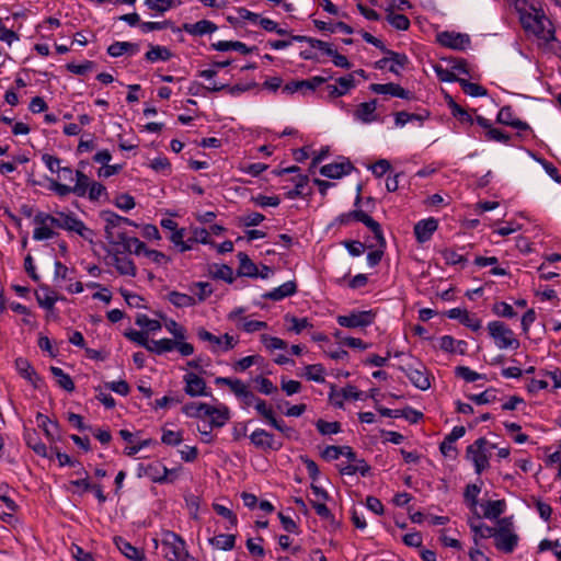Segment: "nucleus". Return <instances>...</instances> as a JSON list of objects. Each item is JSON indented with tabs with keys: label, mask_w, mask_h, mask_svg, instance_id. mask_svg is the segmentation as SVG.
I'll return each instance as SVG.
<instances>
[{
	"label": "nucleus",
	"mask_w": 561,
	"mask_h": 561,
	"mask_svg": "<svg viewBox=\"0 0 561 561\" xmlns=\"http://www.w3.org/2000/svg\"><path fill=\"white\" fill-rule=\"evenodd\" d=\"M515 9L520 15V22L526 31L533 32L537 37L546 42L556 39V32L550 20L539 3L528 0H516Z\"/></svg>",
	"instance_id": "obj_1"
},
{
	"label": "nucleus",
	"mask_w": 561,
	"mask_h": 561,
	"mask_svg": "<svg viewBox=\"0 0 561 561\" xmlns=\"http://www.w3.org/2000/svg\"><path fill=\"white\" fill-rule=\"evenodd\" d=\"M494 546L504 553H512L517 543L518 536L513 531V523L510 517L500 518L495 529Z\"/></svg>",
	"instance_id": "obj_2"
},
{
	"label": "nucleus",
	"mask_w": 561,
	"mask_h": 561,
	"mask_svg": "<svg viewBox=\"0 0 561 561\" xmlns=\"http://www.w3.org/2000/svg\"><path fill=\"white\" fill-rule=\"evenodd\" d=\"M101 218L105 221V234L106 240L111 244L119 245L121 240L118 237L119 232H126L125 226H134L137 227V224H135L133 220L119 216L114 211L111 210H103L101 213Z\"/></svg>",
	"instance_id": "obj_3"
},
{
	"label": "nucleus",
	"mask_w": 561,
	"mask_h": 561,
	"mask_svg": "<svg viewBox=\"0 0 561 561\" xmlns=\"http://www.w3.org/2000/svg\"><path fill=\"white\" fill-rule=\"evenodd\" d=\"M495 446L490 444L485 437L478 438L473 444L469 445L466 449V458L473 462L474 470L481 474L489 468L490 448Z\"/></svg>",
	"instance_id": "obj_4"
},
{
	"label": "nucleus",
	"mask_w": 561,
	"mask_h": 561,
	"mask_svg": "<svg viewBox=\"0 0 561 561\" xmlns=\"http://www.w3.org/2000/svg\"><path fill=\"white\" fill-rule=\"evenodd\" d=\"M164 557L169 561H187L190 557L185 549V541L175 533L167 531L162 538Z\"/></svg>",
	"instance_id": "obj_5"
},
{
	"label": "nucleus",
	"mask_w": 561,
	"mask_h": 561,
	"mask_svg": "<svg viewBox=\"0 0 561 561\" xmlns=\"http://www.w3.org/2000/svg\"><path fill=\"white\" fill-rule=\"evenodd\" d=\"M490 336L499 348H518L519 341L514 332L502 321H492L488 324Z\"/></svg>",
	"instance_id": "obj_6"
},
{
	"label": "nucleus",
	"mask_w": 561,
	"mask_h": 561,
	"mask_svg": "<svg viewBox=\"0 0 561 561\" xmlns=\"http://www.w3.org/2000/svg\"><path fill=\"white\" fill-rule=\"evenodd\" d=\"M51 226L70 232H76L85 240L90 239L92 236V231L87 228L84 222L78 219L73 213H57V216H54V222Z\"/></svg>",
	"instance_id": "obj_7"
},
{
	"label": "nucleus",
	"mask_w": 561,
	"mask_h": 561,
	"mask_svg": "<svg viewBox=\"0 0 561 561\" xmlns=\"http://www.w3.org/2000/svg\"><path fill=\"white\" fill-rule=\"evenodd\" d=\"M376 316L374 310L352 311L350 314L337 316L336 321L348 329L366 328L375 321Z\"/></svg>",
	"instance_id": "obj_8"
},
{
	"label": "nucleus",
	"mask_w": 561,
	"mask_h": 561,
	"mask_svg": "<svg viewBox=\"0 0 561 561\" xmlns=\"http://www.w3.org/2000/svg\"><path fill=\"white\" fill-rule=\"evenodd\" d=\"M399 369L405 374L412 385L417 389L427 390L431 387L430 373L422 363H417L416 365L408 364L400 366Z\"/></svg>",
	"instance_id": "obj_9"
},
{
	"label": "nucleus",
	"mask_w": 561,
	"mask_h": 561,
	"mask_svg": "<svg viewBox=\"0 0 561 561\" xmlns=\"http://www.w3.org/2000/svg\"><path fill=\"white\" fill-rule=\"evenodd\" d=\"M197 336L201 341L209 342L211 346V351L214 353L218 352V350H221L224 352H228L232 350L237 344L238 340H236L233 336L229 335L228 333H225L222 337L216 336L209 331H207L205 328H198L197 329Z\"/></svg>",
	"instance_id": "obj_10"
},
{
	"label": "nucleus",
	"mask_w": 561,
	"mask_h": 561,
	"mask_svg": "<svg viewBox=\"0 0 561 561\" xmlns=\"http://www.w3.org/2000/svg\"><path fill=\"white\" fill-rule=\"evenodd\" d=\"M436 38L442 46L455 50H465L471 43L468 34L449 31L438 33Z\"/></svg>",
	"instance_id": "obj_11"
},
{
	"label": "nucleus",
	"mask_w": 561,
	"mask_h": 561,
	"mask_svg": "<svg viewBox=\"0 0 561 561\" xmlns=\"http://www.w3.org/2000/svg\"><path fill=\"white\" fill-rule=\"evenodd\" d=\"M145 474L156 483H172L176 478V470L168 469L161 462L156 461L145 468Z\"/></svg>",
	"instance_id": "obj_12"
},
{
	"label": "nucleus",
	"mask_w": 561,
	"mask_h": 561,
	"mask_svg": "<svg viewBox=\"0 0 561 561\" xmlns=\"http://www.w3.org/2000/svg\"><path fill=\"white\" fill-rule=\"evenodd\" d=\"M353 220L363 222L374 234V239L378 241L380 247H386L387 242L379 222L362 209L352 210Z\"/></svg>",
	"instance_id": "obj_13"
},
{
	"label": "nucleus",
	"mask_w": 561,
	"mask_h": 561,
	"mask_svg": "<svg viewBox=\"0 0 561 561\" xmlns=\"http://www.w3.org/2000/svg\"><path fill=\"white\" fill-rule=\"evenodd\" d=\"M185 383L184 391L187 396L195 398L202 396H210L207 391L206 381L194 373H187L183 377Z\"/></svg>",
	"instance_id": "obj_14"
},
{
	"label": "nucleus",
	"mask_w": 561,
	"mask_h": 561,
	"mask_svg": "<svg viewBox=\"0 0 561 561\" xmlns=\"http://www.w3.org/2000/svg\"><path fill=\"white\" fill-rule=\"evenodd\" d=\"M251 443L262 450H279L283 447L282 443H276L274 435L263 428H257L249 436Z\"/></svg>",
	"instance_id": "obj_15"
},
{
	"label": "nucleus",
	"mask_w": 561,
	"mask_h": 561,
	"mask_svg": "<svg viewBox=\"0 0 561 561\" xmlns=\"http://www.w3.org/2000/svg\"><path fill=\"white\" fill-rule=\"evenodd\" d=\"M107 253L111 260L108 264L113 265L121 275L131 277L136 276L137 268L130 259H128L127 256H121L122 252L118 250L114 252L110 250L107 251Z\"/></svg>",
	"instance_id": "obj_16"
},
{
	"label": "nucleus",
	"mask_w": 561,
	"mask_h": 561,
	"mask_svg": "<svg viewBox=\"0 0 561 561\" xmlns=\"http://www.w3.org/2000/svg\"><path fill=\"white\" fill-rule=\"evenodd\" d=\"M369 89L374 93H377V94H390L392 96H397V98H401V99H405V100H411L414 98L412 92L403 89L400 84L393 83V82L385 83V84L373 83V84H370Z\"/></svg>",
	"instance_id": "obj_17"
},
{
	"label": "nucleus",
	"mask_w": 561,
	"mask_h": 561,
	"mask_svg": "<svg viewBox=\"0 0 561 561\" xmlns=\"http://www.w3.org/2000/svg\"><path fill=\"white\" fill-rule=\"evenodd\" d=\"M336 83L327 85L328 95L332 99L343 96L356 87L353 73L339 78Z\"/></svg>",
	"instance_id": "obj_18"
},
{
	"label": "nucleus",
	"mask_w": 561,
	"mask_h": 561,
	"mask_svg": "<svg viewBox=\"0 0 561 561\" xmlns=\"http://www.w3.org/2000/svg\"><path fill=\"white\" fill-rule=\"evenodd\" d=\"M438 228V221L431 217L420 220L414 226V236L420 243L427 242Z\"/></svg>",
	"instance_id": "obj_19"
},
{
	"label": "nucleus",
	"mask_w": 561,
	"mask_h": 561,
	"mask_svg": "<svg viewBox=\"0 0 561 561\" xmlns=\"http://www.w3.org/2000/svg\"><path fill=\"white\" fill-rule=\"evenodd\" d=\"M496 122L518 130H530V126L526 122L514 117L513 108L511 105H505L499 111Z\"/></svg>",
	"instance_id": "obj_20"
},
{
	"label": "nucleus",
	"mask_w": 561,
	"mask_h": 561,
	"mask_svg": "<svg viewBox=\"0 0 561 561\" xmlns=\"http://www.w3.org/2000/svg\"><path fill=\"white\" fill-rule=\"evenodd\" d=\"M446 316L449 319L459 320L461 324L466 325L467 328L471 329L474 332L481 329V320L478 319L477 317L470 316L469 312L465 309L453 308L447 311Z\"/></svg>",
	"instance_id": "obj_21"
},
{
	"label": "nucleus",
	"mask_w": 561,
	"mask_h": 561,
	"mask_svg": "<svg viewBox=\"0 0 561 561\" xmlns=\"http://www.w3.org/2000/svg\"><path fill=\"white\" fill-rule=\"evenodd\" d=\"M354 169L350 161L329 163L320 168V174L330 179H340Z\"/></svg>",
	"instance_id": "obj_22"
},
{
	"label": "nucleus",
	"mask_w": 561,
	"mask_h": 561,
	"mask_svg": "<svg viewBox=\"0 0 561 561\" xmlns=\"http://www.w3.org/2000/svg\"><path fill=\"white\" fill-rule=\"evenodd\" d=\"M362 392L355 386L348 385L340 391L333 389L330 393V400L334 407L342 408L344 400H358Z\"/></svg>",
	"instance_id": "obj_23"
},
{
	"label": "nucleus",
	"mask_w": 561,
	"mask_h": 561,
	"mask_svg": "<svg viewBox=\"0 0 561 561\" xmlns=\"http://www.w3.org/2000/svg\"><path fill=\"white\" fill-rule=\"evenodd\" d=\"M297 293V284L294 280L284 283L277 288L263 294V298L273 301H279L286 297H290Z\"/></svg>",
	"instance_id": "obj_24"
},
{
	"label": "nucleus",
	"mask_w": 561,
	"mask_h": 561,
	"mask_svg": "<svg viewBox=\"0 0 561 561\" xmlns=\"http://www.w3.org/2000/svg\"><path fill=\"white\" fill-rule=\"evenodd\" d=\"M15 368L24 379L30 381L35 388L38 387V383L42 381V378L37 375L33 366L26 358H16Z\"/></svg>",
	"instance_id": "obj_25"
},
{
	"label": "nucleus",
	"mask_w": 561,
	"mask_h": 561,
	"mask_svg": "<svg viewBox=\"0 0 561 561\" xmlns=\"http://www.w3.org/2000/svg\"><path fill=\"white\" fill-rule=\"evenodd\" d=\"M121 244L123 247L122 252L135 253L137 255L144 253L146 255L147 247L136 237H128L126 232L118 233Z\"/></svg>",
	"instance_id": "obj_26"
},
{
	"label": "nucleus",
	"mask_w": 561,
	"mask_h": 561,
	"mask_svg": "<svg viewBox=\"0 0 561 561\" xmlns=\"http://www.w3.org/2000/svg\"><path fill=\"white\" fill-rule=\"evenodd\" d=\"M377 107V100H371L369 102L360 103L354 113L356 119L368 124L377 121V116L375 114Z\"/></svg>",
	"instance_id": "obj_27"
},
{
	"label": "nucleus",
	"mask_w": 561,
	"mask_h": 561,
	"mask_svg": "<svg viewBox=\"0 0 561 561\" xmlns=\"http://www.w3.org/2000/svg\"><path fill=\"white\" fill-rule=\"evenodd\" d=\"M209 412L207 417L210 419V428L222 427L230 419V410L225 404H220L219 407L210 405Z\"/></svg>",
	"instance_id": "obj_28"
},
{
	"label": "nucleus",
	"mask_w": 561,
	"mask_h": 561,
	"mask_svg": "<svg viewBox=\"0 0 561 561\" xmlns=\"http://www.w3.org/2000/svg\"><path fill=\"white\" fill-rule=\"evenodd\" d=\"M183 31L193 35V36H202L205 34H210L217 30V25L208 20H201L196 23H184L182 26Z\"/></svg>",
	"instance_id": "obj_29"
},
{
	"label": "nucleus",
	"mask_w": 561,
	"mask_h": 561,
	"mask_svg": "<svg viewBox=\"0 0 561 561\" xmlns=\"http://www.w3.org/2000/svg\"><path fill=\"white\" fill-rule=\"evenodd\" d=\"M116 547L118 550L129 560L133 561H145V553L138 548L134 547L130 542L125 540L122 537H116L114 539Z\"/></svg>",
	"instance_id": "obj_30"
},
{
	"label": "nucleus",
	"mask_w": 561,
	"mask_h": 561,
	"mask_svg": "<svg viewBox=\"0 0 561 561\" xmlns=\"http://www.w3.org/2000/svg\"><path fill=\"white\" fill-rule=\"evenodd\" d=\"M466 433L463 426H455L453 431L444 438L439 445V450L444 456H450L451 451H456L455 442L461 438Z\"/></svg>",
	"instance_id": "obj_31"
},
{
	"label": "nucleus",
	"mask_w": 561,
	"mask_h": 561,
	"mask_svg": "<svg viewBox=\"0 0 561 561\" xmlns=\"http://www.w3.org/2000/svg\"><path fill=\"white\" fill-rule=\"evenodd\" d=\"M237 256L239 259L238 276L259 277V268L247 253L239 252Z\"/></svg>",
	"instance_id": "obj_32"
},
{
	"label": "nucleus",
	"mask_w": 561,
	"mask_h": 561,
	"mask_svg": "<svg viewBox=\"0 0 561 561\" xmlns=\"http://www.w3.org/2000/svg\"><path fill=\"white\" fill-rule=\"evenodd\" d=\"M35 297L42 308L54 310L57 296L48 286L41 285L39 291H35Z\"/></svg>",
	"instance_id": "obj_33"
},
{
	"label": "nucleus",
	"mask_w": 561,
	"mask_h": 561,
	"mask_svg": "<svg viewBox=\"0 0 561 561\" xmlns=\"http://www.w3.org/2000/svg\"><path fill=\"white\" fill-rule=\"evenodd\" d=\"M140 49L139 44L129 42H115L107 47V54L112 57H119L124 54L134 55Z\"/></svg>",
	"instance_id": "obj_34"
},
{
	"label": "nucleus",
	"mask_w": 561,
	"mask_h": 561,
	"mask_svg": "<svg viewBox=\"0 0 561 561\" xmlns=\"http://www.w3.org/2000/svg\"><path fill=\"white\" fill-rule=\"evenodd\" d=\"M211 48L218 51H228L233 49L240 51L243 55H248L256 49V47H248L244 43L238 41H219L217 43H213Z\"/></svg>",
	"instance_id": "obj_35"
},
{
	"label": "nucleus",
	"mask_w": 561,
	"mask_h": 561,
	"mask_svg": "<svg viewBox=\"0 0 561 561\" xmlns=\"http://www.w3.org/2000/svg\"><path fill=\"white\" fill-rule=\"evenodd\" d=\"M209 410L210 405L204 402H188L182 407V412L194 419H206Z\"/></svg>",
	"instance_id": "obj_36"
},
{
	"label": "nucleus",
	"mask_w": 561,
	"mask_h": 561,
	"mask_svg": "<svg viewBox=\"0 0 561 561\" xmlns=\"http://www.w3.org/2000/svg\"><path fill=\"white\" fill-rule=\"evenodd\" d=\"M172 57L171 50L165 46L149 45V50L146 53L145 58L149 62L158 60L167 61Z\"/></svg>",
	"instance_id": "obj_37"
},
{
	"label": "nucleus",
	"mask_w": 561,
	"mask_h": 561,
	"mask_svg": "<svg viewBox=\"0 0 561 561\" xmlns=\"http://www.w3.org/2000/svg\"><path fill=\"white\" fill-rule=\"evenodd\" d=\"M446 103L451 111V114L461 123H469L470 125L473 124L472 116L459 104L456 103V101L449 95H445Z\"/></svg>",
	"instance_id": "obj_38"
},
{
	"label": "nucleus",
	"mask_w": 561,
	"mask_h": 561,
	"mask_svg": "<svg viewBox=\"0 0 561 561\" xmlns=\"http://www.w3.org/2000/svg\"><path fill=\"white\" fill-rule=\"evenodd\" d=\"M168 300L176 308L193 307L196 305V299L193 296L176 290L168 294Z\"/></svg>",
	"instance_id": "obj_39"
},
{
	"label": "nucleus",
	"mask_w": 561,
	"mask_h": 561,
	"mask_svg": "<svg viewBox=\"0 0 561 561\" xmlns=\"http://www.w3.org/2000/svg\"><path fill=\"white\" fill-rule=\"evenodd\" d=\"M215 383L218 386H228L230 390L238 397L241 398L248 389V387L240 379H231L228 377H217Z\"/></svg>",
	"instance_id": "obj_40"
},
{
	"label": "nucleus",
	"mask_w": 561,
	"mask_h": 561,
	"mask_svg": "<svg viewBox=\"0 0 561 561\" xmlns=\"http://www.w3.org/2000/svg\"><path fill=\"white\" fill-rule=\"evenodd\" d=\"M484 507L483 516L489 519H495L503 514L506 503L504 500L488 501L482 505Z\"/></svg>",
	"instance_id": "obj_41"
},
{
	"label": "nucleus",
	"mask_w": 561,
	"mask_h": 561,
	"mask_svg": "<svg viewBox=\"0 0 561 561\" xmlns=\"http://www.w3.org/2000/svg\"><path fill=\"white\" fill-rule=\"evenodd\" d=\"M481 492V486L472 483L468 484L465 489L463 497L468 506L471 511L477 515V518L480 519V515L477 513V505H478V495Z\"/></svg>",
	"instance_id": "obj_42"
},
{
	"label": "nucleus",
	"mask_w": 561,
	"mask_h": 561,
	"mask_svg": "<svg viewBox=\"0 0 561 561\" xmlns=\"http://www.w3.org/2000/svg\"><path fill=\"white\" fill-rule=\"evenodd\" d=\"M209 274L211 275L213 278L222 279V280L227 282L228 284H231L234 280L233 270L229 265H226V264H221V265L214 264L209 268Z\"/></svg>",
	"instance_id": "obj_43"
},
{
	"label": "nucleus",
	"mask_w": 561,
	"mask_h": 561,
	"mask_svg": "<svg viewBox=\"0 0 561 561\" xmlns=\"http://www.w3.org/2000/svg\"><path fill=\"white\" fill-rule=\"evenodd\" d=\"M50 371L60 388L68 392H72L75 390L76 387L73 380L61 368L51 366Z\"/></svg>",
	"instance_id": "obj_44"
},
{
	"label": "nucleus",
	"mask_w": 561,
	"mask_h": 561,
	"mask_svg": "<svg viewBox=\"0 0 561 561\" xmlns=\"http://www.w3.org/2000/svg\"><path fill=\"white\" fill-rule=\"evenodd\" d=\"M42 160L45 163V165L49 169V171H51V172L68 173L69 174V181L73 180L72 169L69 168V167L61 168L60 167V159L59 158H57L55 156H51V154H48V153H45V154H43Z\"/></svg>",
	"instance_id": "obj_45"
},
{
	"label": "nucleus",
	"mask_w": 561,
	"mask_h": 561,
	"mask_svg": "<svg viewBox=\"0 0 561 561\" xmlns=\"http://www.w3.org/2000/svg\"><path fill=\"white\" fill-rule=\"evenodd\" d=\"M209 543L221 550H231L234 548L236 536L231 534H220L216 537L209 538Z\"/></svg>",
	"instance_id": "obj_46"
},
{
	"label": "nucleus",
	"mask_w": 561,
	"mask_h": 561,
	"mask_svg": "<svg viewBox=\"0 0 561 561\" xmlns=\"http://www.w3.org/2000/svg\"><path fill=\"white\" fill-rule=\"evenodd\" d=\"M382 53L387 56H390V61H392V65L389 67V71L392 73L398 75L399 70L397 67L405 68V66L409 64V58L405 54H400L388 48H386V50Z\"/></svg>",
	"instance_id": "obj_47"
},
{
	"label": "nucleus",
	"mask_w": 561,
	"mask_h": 561,
	"mask_svg": "<svg viewBox=\"0 0 561 561\" xmlns=\"http://www.w3.org/2000/svg\"><path fill=\"white\" fill-rule=\"evenodd\" d=\"M387 21L399 31H407L410 27V20L404 14H397L392 8L387 9Z\"/></svg>",
	"instance_id": "obj_48"
},
{
	"label": "nucleus",
	"mask_w": 561,
	"mask_h": 561,
	"mask_svg": "<svg viewBox=\"0 0 561 561\" xmlns=\"http://www.w3.org/2000/svg\"><path fill=\"white\" fill-rule=\"evenodd\" d=\"M174 347H175V341H173L171 339H162L159 341L149 342L147 351L160 355L162 353L173 351Z\"/></svg>",
	"instance_id": "obj_49"
},
{
	"label": "nucleus",
	"mask_w": 561,
	"mask_h": 561,
	"mask_svg": "<svg viewBox=\"0 0 561 561\" xmlns=\"http://www.w3.org/2000/svg\"><path fill=\"white\" fill-rule=\"evenodd\" d=\"M458 83L460 84L462 91L470 96H484L488 94V91L484 87L470 82L463 78L458 80Z\"/></svg>",
	"instance_id": "obj_50"
},
{
	"label": "nucleus",
	"mask_w": 561,
	"mask_h": 561,
	"mask_svg": "<svg viewBox=\"0 0 561 561\" xmlns=\"http://www.w3.org/2000/svg\"><path fill=\"white\" fill-rule=\"evenodd\" d=\"M430 117V113L427 111L424 112V114H416V113H408L405 111L397 112L394 114V121L396 125L403 126L410 121H424Z\"/></svg>",
	"instance_id": "obj_51"
},
{
	"label": "nucleus",
	"mask_w": 561,
	"mask_h": 561,
	"mask_svg": "<svg viewBox=\"0 0 561 561\" xmlns=\"http://www.w3.org/2000/svg\"><path fill=\"white\" fill-rule=\"evenodd\" d=\"M76 184L72 186V193L79 197H82L87 194V191L91 185L90 180L88 175L79 170L76 171Z\"/></svg>",
	"instance_id": "obj_52"
},
{
	"label": "nucleus",
	"mask_w": 561,
	"mask_h": 561,
	"mask_svg": "<svg viewBox=\"0 0 561 561\" xmlns=\"http://www.w3.org/2000/svg\"><path fill=\"white\" fill-rule=\"evenodd\" d=\"M26 445L34 450L38 456L46 457L47 456V447L44 443L39 442L36 437V432L27 433L25 435Z\"/></svg>",
	"instance_id": "obj_53"
},
{
	"label": "nucleus",
	"mask_w": 561,
	"mask_h": 561,
	"mask_svg": "<svg viewBox=\"0 0 561 561\" xmlns=\"http://www.w3.org/2000/svg\"><path fill=\"white\" fill-rule=\"evenodd\" d=\"M469 525H470V529L474 534L476 541H477L478 537L486 539V538H492L495 535L496 527H491L483 523L476 524L473 522H470Z\"/></svg>",
	"instance_id": "obj_54"
},
{
	"label": "nucleus",
	"mask_w": 561,
	"mask_h": 561,
	"mask_svg": "<svg viewBox=\"0 0 561 561\" xmlns=\"http://www.w3.org/2000/svg\"><path fill=\"white\" fill-rule=\"evenodd\" d=\"M316 427L322 435L337 434L341 432L340 422H327L322 419L316 422Z\"/></svg>",
	"instance_id": "obj_55"
},
{
	"label": "nucleus",
	"mask_w": 561,
	"mask_h": 561,
	"mask_svg": "<svg viewBox=\"0 0 561 561\" xmlns=\"http://www.w3.org/2000/svg\"><path fill=\"white\" fill-rule=\"evenodd\" d=\"M285 321L290 323L289 330L297 334H299L304 329L312 327L307 318H297L291 314H286Z\"/></svg>",
	"instance_id": "obj_56"
},
{
	"label": "nucleus",
	"mask_w": 561,
	"mask_h": 561,
	"mask_svg": "<svg viewBox=\"0 0 561 561\" xmlns=\"http://www.w3.org/2000/svg\"><path fill=\"white\" fill-rule=\"evenodd\" d=\"M305 369H306L305 376L307 377L308 380H313L317 382H324V377H323L324 368L322 365H320V364L307 365Z\"/></svg>",
	"instance_id": "obj_57"
},
{
	"label": "nucleus",
	"mask_w": 561,
	"mask_h": 561,
	"mask_svg": "<svg viewBox=\"0 0 561 561\" xmlns=\"http://www.w3.org/2000/svg\"><path fill=\"white\" fill-rule=\"evenodd\" d=\"M135 323L141 328H147L151 332L161 329V323L158 320L150 319L147 314H137Z\"/></svg>",
	"instance_id": "obj_58"
},
{
	"label": "nucleus",
	"mask_w": 561,
	"mask_h": 561,
	"mask_svg": "<svg viewBox=\"0 0 561 561\" xmlns=\"http://www.w3.org/2000/svg\"><path fill=\"white\" fill-rule=\"evenodd\" d=\"M263 360L260 355H250L239 359L234 365L233 369L237 371H244L254 364H259Z\"/></svg>",
	"instance_id": "obj_59"
},
{
	"label": "nucleus",
	"mask_w": 561,
	"mask_h": 561,
	"mask_svg": "<svg viewBox=\"0 0 561 561\" xmlns=\"http://www.w3.org/2000/svg\"><path fill=\"white\" fill-rule=\"evenodd\" d=\"M197 288L198 291L196 293L198 301H204L206 298H208L213 294V287L207 282H197L194 283L191 286V291H194V289Z\"/></svg>",
	"instance_id": "obj_60"
},
{
	"label": "nucleus",
	"mask_w": 561,
	"mask_h": 561,
	"mask_svg": "<svg viewBox=\"0 0 561 561\" xmlns=\"http://www.w3.org/2000/svg\"><path fill=\"white\" fill-rule=\"evenodd\" d=\"M251 202L260 207H277L280 204V198L278 196H265L260 194L257 196H252Z\"/></svg>",
	"instance_id": "obj_61"
},
{
	"label": "nucleus",
	"mask_w": 561,
	"mask_h": 561,
	"mask_svg": "<svg viewBox=\"0 0 561 561\" xmlns=\"http://www.w3.org/2000/svg\"><path fill=\"white\" fill-rule=\"evenodd\" d=\"M254 408L267 423H270L271 420L275 417L273 409L271 407H267L266 401L261 398L256 400V402L254 403Z\"/></svg>",
	"instance_id": "obj_62"
},
{
	"label": "nucleus",
	"mask_w": 561,
	"mask_h": 561,
	"mask_svg": "<svg viewBox=\"0 0 561 561\" xmlns=\"http://www.w3.org/2000/svg\"><path fill=\"white\" fill-rule=\"evenodd\" d=\"M492 311L499 317L510 319L516 316V312L514 311L513 307L505 301L494 304Z\"/></svg>",
	"instance_id": "obj_63"
},
{
	"label": "nucleus",
	"mask_w": 561,
	"mask_h": 561,
	"mask_svg": "<svg viewBox=\"0 0 561 561\" xmlns=\"http://www.w3.org/2000/svg\"><path fill=\"white\" fill-rule=\"evenodd\" d=\"M161 442L169 446H178L183 442L182 432L163 430Z\"/></svg>",
	"instance_id": "obj_64"
}]
</instances>
